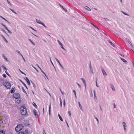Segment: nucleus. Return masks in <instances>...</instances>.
<instances>
[{
	"label": "nucleus",
	"mask_w": 134,
	"mask_h": 134,
	"mask_svg": "<svg viewBox=\"0 0 134 134\" xmlns=\"http://www.w3.org/2000/svg\"><path fill=\"white\" fill-rule=\"evenodd\" d=\"M114 108H116V105H115V104H114Z\"/></svg>",
	"instance_id": "61"
},
{
	"label": "nucleus",
	"mask_w": 134,
	"mask_h": 134,
	"mask_svg": "<svg viewBox=\"0 0 134 134\" xmlns=\"http://www.w3.org/2000/svg\"><path fill=\"white\" fill-rule=\"evenodd\" d=\"M19 134H24V133L23 132H19Z\"/></svg>",
	"instance_id": "51"
},
{
	"label": "nucleus",
	"mask_w": 134,
	"mask_h": 134,
	"mask_svg": "<svg viewBox=\"0 0 134 134\" xmlns=\"http://www.w3.org/2000/svg\"><path fill=\"white\" fill-rule=\"evenodd\" d=\"M2 76L3 77L5 78H6L7 77V75L5 74H3Z\"/></svg>",
	"instance_id": "42"
},
{
	"label": "nucleus",
	"mask_w": 134,
	"mask_h": 134,
	"mask_svg": "<svg viewBox=\"0 0 134 134\" xmlns=\"http://www.w3.org/2000/svg\"><path fill=\"white\" fill-rule=\"evenodd\" d=\"M5 86L7 89H9L11 87L10 83L8 82H5L4 83Z\"/></svg>",
	"instance_id": "3"
},
{
	"label": "nucleus",
	"mask_w": 134,
	"mask_h": 134,
	"mask_svg": "<svg viewBox=\"0 0 134 134\" xmlns=\"http://www.w3.org/2000/svg\"><path fill=\"white\" fill-rule=\"evenodd\" d=\"M90 72L91 74V75L93 74H94V72L93 71V68L92 67V66L91 64H90Z\"/></svg>",
	"instance_id": "6"
},
{
	"label": "nucleus",
	"mask_w": 134,
	"mask_h": 134,
	"mask_svg": "<svg viewBox=\"0 0 134 134\" xmlns=\"http://www.w3.org/2000/svg\"><path fill=\"white\" fill-rule=\"evenodd\" d=\"M1 30L3 32H4V33H6V32L3 29H1Z\"/></svg>",
	"instance_id": "36"
},
{
	"label": "nucleus",
	"mask_w": 134,
	"mask_h": 134,
	"mask_svg": "<svg viewBox=\"0 0 134 134\" xmlns=\"http://www.w3.org/2000/svg\"><path fill=\"white\" fill-rule=\"evenodd\" d=\"M2 57L3 58L5 59L7 61H8L7 58L5 57L4 54L2 55Z\"/></svg>",
	"instance_id": "17"
},
{
	"label": "nucleus",
	"mask_w": 134,
	"mask_h": 134,
	"mask_svg": "<svg viewBox=\"0 0 134 134\" xmlns=\"http://www.w3.org/2000/svg\"><path fill=\"white\" fill-rule=\"evenodd\" d=\"M57 41L59 44L61 46V47L64 50H65V49L63 47V44L61 43V42L59 40H58Z\"/></svg>",
	"instance_id": "8"
},
{
	"label": "nucleus",
	"mask_w": 134,
	"mask_h": 134,
	"mask_svg": "<svg viewBox=\"0 0 134 134\" xmlns=\"http://www.w3.org/2000/svg\"><path fill=\"white\" fill-rule=\"evenodd\" d=\"M0 17L1 18H2L5 21H6L7 22H8V23H9V22L7 20H6L5 18H3V17L2 16H0Z\"/></svg>",
	"instance_id": "22"
},
{
	"label": "nucleus",
	"mask_w": 134,
	"mask_h": 134,
	"mask_svg": "<svg viewBox=\"0 0 134 134\" xmlns=\"http://www.w3.org/2000/svg\"><path fill=\"white\" fill-rule=\"evenodd\" d=\"M16 52H17V53H19L21 56H22L23 55L21 53H20V52L19 51H18V50H17L16 51Z\"/></svg>",
	"instance_id": "33"
},
{
	"label": "nucleus",
	"mask_w": 134,
	"mask_h": 134,
	"mask_svg": "<svg viewBox=\"0 0 134 134\" xmlns=\"http://www.w3.org/2000/svg\"><path fill=\"white\" fill-rule=\"evenodd\" d=\"M27 82L28 84L30 85V83L29 80V81H27Z\"/></svg>",
	"instance_id": "52"
},
{
	"label": "nucleus",
	"mask_w": 134,
	"mask_h": 134,
	"mask_svg": "<svg viewBox=\"0 0 134 134\" xmlns=\"http://www.w3.org/2000/svg\"><path fill=\"white\" fill-rule=\"evenodd\" d=\"M1 36L2 37V38L3 39V40L5 41L7 43L8 42L7 41V40H6L5 37H4V36H3V35H1Z\"/></svg>",
	"instance_id": "11"
},
{
	"label": "nucleus",
	"mask_w": 134,
	"mask_h": 134,
	"mask_svg": "<svg viewBox=\"0 0 134 134\" xmlns=\"http://www.w3.org/2000/svg\"><path fill=\"white\" fill-rule=\"evenodd\" d=\"M63 9L66 12H67V10H66V9H65V8H63Z\"/></svg>",
	"instance_id": "57"
},
{
	"label": "nucleus",
	"mask_w": 134,
	"mask_h": 134,
	"mask_svg": "<svg viewBox=\"0 0 134 134\" xmlns=\"http://www.w3.org/2000/svg\"><path fill=\"white\" fill-rule=\"evenodd\" d=\"M20 81L26 87V85L21 80H20Z\"/></svg>",
	"instance_id": "35"
},
{
	"label": "nucleus",
	"mask_w": 134,
	"mask_h": 134,
	"mask_svg": "<svg viewBox=\"0 0 134 134\" xmlns=\"http://www.w3.org/2000/svg\"><path fill=\"white\" fill-rule=\"evenodd\" d=\"M19 126H17L15 128V130L17 132H18L20 130V129H19L18 128V127Z\"/></svg>",
	"instance_id": "14"
},
{
	"label": "nucleus",
	"mask_w": 134,
	"mask_h": 134,
	"mask_svg": "<svg viewBox=\"0 0 134 134\" xmlns=\"http://www.w3.org/2000/svg\"><path fill=\"white\" fill-rule=\"evenodd\" d=\"M101 70L103 75L105 76H107V74L104 69L103 68H102Z\"/></svg>",
	"instance_id": "10"
},
{
	"label": "nucleus",
	"mask_w": 134,
	"mask_h": 134,
	"mask_svg": "<svg viewBox=\"0 0 134 134\" xmlns=\"http://www.w3.org/2000/svg\"><path fill=\"white\" fill-rule=\"evenodd\" d=\"M31 82L33 84L34 87H35V84L34 83V82H33L31 81Z\"/></svg>",
	"instance_id": "46"
},
{
	"label": "nucleus",
	"mask_w": 134,
	"mask_h": 134,
	"mask_svg": "<svg viewBox=\"0 0 134 134\" xmlns=\"http://www.w3.org/2000/svg\"><path fill=\"white\" fill-rule=\"evenodd\" d=\"M60 91L61 92V93H62V94L63 95L64 94V93L63 92H62V91L60 90Z\"/></svg>",
	"instance_id": "64"
},
{
	"label": "nucleus",
	"mask_w": 134,
	"mask_h": 134,
	"mask_svg": "<svg viewBox=\"0 0 134 134\" xmlns=\"http://www.w3.org/2000/svg\"><path fill=\"white\" fill-rule=\"evenodd\" d=\"M19 70L22 74H24L25 75H26V74L24 73L23 71H21L20 69H19Z\"/></svg>",
	"instance_id": "48"
},
{
	"label": "nucleus",
	"mask_w": 134,
	"mask_h": 134,
	"mask_svg": "<svg viewBox=\"0 0 134 134\" xmlns=\"http://www.w3.org/2000/svg\"><path fill=\"white\" fill-rule=\"evenodd\" d=\"M84 8L88 11H90L91 10V9L90 8L87 6H85L84 7Z\"/></svg>",
	"instance_id": "12"
},
{
	"label": "nucleus",
	"mask_w": 134,
	"mask_h": 134,
	"mask_svg": "<svg viewBox=\"0 0 134 134\" xmlns=\"http://www.w3.org/2000/svg\"><path fill=\"white\" fill-rule=\"evenodd\" d=\"M50 62H51V63L52 64V65H53L54 66V64H53V63L52 62V60H51V58H50Z\"/></svg>",
	"instance_id": "47"
},
{
	"label": "nucleus",
	"mask_w": 134,
	"mask_h": 134,
	"mask_svg": "<svg viewBox=\"0 0 134 134\" xmlns=\"http://www.w3.org/2000/svg\"><path fill=\"white\" fill-rule=\"evenodd\" d=\"M29 41H30V42H31V43L34 45H35V43L33 42V41L31 39H29Z\"/></svg>",
	"instance_id": "23"
},
{
	"label": "nucleus",
	"mask_w": 134,
	"mask_h": 134,
	"mask_svg": "<svg viewBox=\"0 0 134 134\" xmlns=\"http://www.w3.org/2000/svg\"><path fill=\"white\" fill-rule=\"evenodd\" d=\"M21 113L23 115H25L27 112L26 108L24 106L20 108Z\"/></svg>",
	"instance_id": "2"
},
{
	"label": "nucleus",
	"mask_w": 134,
	"mask_h": 134,
	"mask_svg": "<svg viewBox=\"0 0 134 134\" xmlns=\"http://www.w3.org/2000/svg\"><path fill=\"white\" fill-rule=\"evenodd\" d=\"M81 80L82 81L84 84L86 83V81L84 79L81 78Z\"/></svg>",
	"instance_id": "19"
},
{
	"label": "nucleus",
	"mask_w": 134,
	"mask_h": 134,
	"mask_svg": "<svg viewBox=\"0 0 134 134\" xmlns=\"http://www.w3.org/2000/svg\"><path fill=\"white\" fill-rule=\"evenodd\" d=\"M126 39L127 41L128 42V43L130 44L131 46L133 47V45L131 43V42L130 40L127 38H126Z\"/></svg>",
	"instance_id": "13"
},
{
	"label": "nucleus",
	"mask_w": 134,
	"mask_h": 134,
	"mask_svg": "<svg viewBox=\"0 0 134 134\" xmlns=\"http://www.w3.org/2000/svg\"><path fill=\"white\" fill-rule=\"evenodd\" d=\"M104 19H105V20L106 21H109V20L107 18H104Z\"/></svg>",
	"instance_id": "54"
},
{
	"label": "nucleus",
	"mask_w": 134,
	"mask_h": 134,
	"mask_svg": "<svg viewBox=\"0 0 134 134\" xmlns=\"http://www.w3.org/2000/svg\"><path fill=\"white\" fill-rule=\"evenodd\" d=\"M55 59L56 61H57V62L59 63V64L60 63V62H59V61L57 58H55Z\"/></svg>",
	"instance_id": "45"
},
{
	"label": "nucleus",
	"mask_w": 134,
	"mask_h": 134,
	"mask_svg": "<svg viewBox=\"0 0 134 134\" xmlns=\"http://www.w3.org/2000/svg\"><path fill=\"white\" fill-rule=\"evenodd\" d=\"M36 22L38 24H41V25H42L43 26H44V27H47L46 26L44 23H43L42 21H41L40 20H39L36 19Z\"/></svg>",
	"instance_id": "4"
},
{
	"label": "nucleus",
	"mask_w": 134,
	"mask_h": 134,
	"mask_svg": "<svg viewBox=\"0 0 134 134\" xmlns=\"http://www.w3.org/2000/svg\"><path fill=\"white\" fill-rule=\"evenodd\" d=\"M27 122V121H25L24 122V124L25 125H26V126H27L30 125V124L29 123H26V122Z\"/></svg>",
	"instance_id": "20"
},
{
	"label": "nucleus",
	"mask_w": 134,
	"mask_h": 134,
	"mask_svg": "<svg viewBox=\"0 0 134 134\" xmlns=\"http://www.w3.org/2000/svg\"><path fill=\"white\" fill-rule=\"evenodd\" d=\"M51 103H50L49 107V115H51Z\"/></svg>",
	"instance_id": "15"
},
{
	"label": "nucleus",
	"mask_w": 134,
	"mask_h": 134,
	"mask_svg": "<svg viewBox=\"0 0 134 134\" xmlns=\"http://www.w3.org/2000/svg\"><path fill=\"white\" fill-rule=\"evenodd\" d=\"M0 134H5V132L4 131L1 130L0 131Z\"/></svg>",
	"instance_id": "25"
},
{
	"label": "nucleus",
	"mask_w": 134,
	"mask_h": 134,
	"mask_svg": "<svg viewBox=\"0 0 134 134\" xmlns=\"http://www.w3.org/2000/svg\"><path fill=\"white\" fill-rule=\"evenodd\" d=\"M17 126H19L18 127V128L19 129H20V130H21V128H22L21 125H18Z\"/></svg>",
	"instance_id": "28"
},
{
	"label": "nucleus",
	"mask_w": 134,
	"mask_h": 134,
	"mask_svg": "<svg viewBox=\"0 0 134 134\" xmlns=\"http://www.w3.org/2000/svg\"><path fill=\"white\" fill-rule=\"evenodd\" d=\"M7 75L8 76H9V77H11L10 75H9V74H8H8H7Z\"/></svg>",
	"instance_id": "63"
},
{
	"label": "nucleus",
	"mask_w": 134,
	"mask_h": 134,
	"mask_svg": "<svg viewBox=\"0 0 134 134\" xmlns=\"http://www.w3.org/2000/svg\"><path fill=\"white\" fill-rule=\"evenodd\" d=\"M93 26H94V27H95L97 29H99L97 27H96V26H95L94 25H93Z\"/></svg>",
	"instance_id": "62"
},
{
	"label": "nucleus",
	"mask_w": 134,
	"mask_h": 134,
	"mask_svg": "<svg viewBox=\"0 0 134 134\" xmlns=\"http://www.w3.org/2000/svg\"><path fill=\"white\" fill-rule=\"evenodd\" d=\"M94 97L95 98L96 97V92L95 91L94 92Z\"/></svg>",
	"instance_id": "50"
},
{
	"label": "nucleus",
	"mask_w": 134,
	"mask_h": 134,
	"mask_svg": "<svg viewBox=\"0 0 134 134\" xmlns=\"http://www.w3.org/2000/svg\"><path fill=\"white\" fill-rule=\"evenodd\" d=\"M64 107H65V99H64Z\"/></svg>",
	"instance_id": "53"
},
{
	"label": "nucleus",
	"mask_w": 134,
	"mask_h": 134,
	"mask_svg": "<svg viewBox=\"0 0 134 134\" xmlns=\"http://www.w3.org/2000/svg\"><path fill=\"white\" fill-rule=\"evenodd\" d=\"M15 92V90H14V88H12L11 91V92L12 93H14Z\"/></svg>",
	"instance_id": "24"
},
{
	"label": "nucleus",
	"mask_w": 134,
	"mask_h": 134,
	"mask_svg": "<svg viewBox=\"0 0 134 134\" xmlns=\"http://www.w3.org/2000/svg\"><path fill=\"white\" fill-rule=\"evenodd\" d=\"M33 105L35 107H37L36 103L34 102H33Z\"/></svg>",
	"instance_id": "34"
},
{
	"label": "nucleus",
	"mask_w": 134,
	"mask_h": 134,
	"mask_svg": "<svg viewBox=\"0 0 134 134\" xmlns=\"http://www.w3.org/2000/svg\"><path fill=\"white\" fill-rule=\"evenodd\" d=\"M22 57V58L24 60V61H25V62L26 61V60H25V58H24L23 55H22V56H21Z\"/></svg>",
	"instance_id": "56"
},
{
	"label": "nucleus",
	"mask_w": 134,
	"mask_h": 134,
	"mask_svg": "<svg viewBox=\"0 0 134 134\" xmlns=\"http://www.w3.org/2000/svg\"><path fill=\"white\" fill-rule=\"evenodd\" d=\"M20 96V94L18 93H15L13 94V97L15 98V101L18 103L21 102Z\"/></svg>",
	"instance_id": "1"
},
{
	"label": "nucleus",
	"mask_w": 134,
	"mask_h": 134,
	"mask_svg": "<svg viewBox=\"0 0 134 134\" xmlns=\"http://www.w3.org/2000/svg\"><path fill=\"white\" fill-rule=\"evenodd\" d=\"M68 114L71 117V112L70 111H68Z\"/></svg>",
	"instance_id": "38"
},
{
	"label": "nucleus",
	"mask_w": 134,
	"mask_h": 134,
	"mask_svg": "<svg viewBox=\"0 0 134 134\" xmlns=\"http://www.w3.org/2000/svg\"><path fill=\"white\" fill-rule=\"evenodd\" d=\"M94 118L97 120V124H98L99 120L98 119L97 117H96L95 116H94Z\"/></svg>",
	"instance_id": "32"
},
{
	"label": "nucleus",
	"mask_w": 134,
	"mask_h": 134,
	"mask_svg": "<svg viewBox=\"0 0 134 134\" xmlns=\"http://www.w3.org/2000/svg\"><path fill=\"white\" fill-rule=\"evenodd\" d=\"M25 79L26 81H29V80L28 78L26 77H25Z\"/></svg>",
	"instance_id": "49"
},
{
	"label": "nucleus",
	"mask_w": 134,
	"mask_h": 134,
	"mask_svg": "<svg viewBox=\"0 0 134 134\" xmlns=\"http://www.w3.org/2000/svg\"><path fill=\"white\" fill-rule=\"evenodd\" d=\"M84 84V85H85V88H86V83H85Z\"/></svg>",
	"instance_id": "60"
},
{
	"label": "nucleus",
	"mask_w": 134,
	"mask_h": 134,
	"mask_svg": "<svg viewBox=\"0 0 134 134\" xmlns=\"http://www.w3.org/2000/svg\"><path fill=\"white\" fill-rule=\"evenodd\" d=\"M2 67L4 69H5V70H8L7 69L4 65H3L2 66Z\"/></svg>",
	"instance_id": "27"
},
{
	"label": "nucleus",
	"mask_w": 134,
	"mask_h": 134,
	"mask_svg": "<svg viewBox=\"0 0 134 134\" xmlns=\"http://www.w3.org/2000/svg\"><path fill=\"white\" fill-rule=\"evenodd\" d=\"M33 113L35 115V116L36 117H38V115L37 114V110L35 109H34L33 110Z\"/></svg>",
	"instance_id": "7"
},
{
	"label": "nucleus",
	"mask_w": 134,
	"mask_h": 134,
	"mask_svg": "<svg viewBox=\"0 0 134 134\" xmlns=\"http://www.w3.org/2000/svg\"><path fill=\"white\" fill-rule=\"evenodd\" d=\"M111 88L113 91L115 90L114 87L112 85H111Z\"/></svg>",
	"instance_id": "30"
},
{
	"label": "nucleus",
	"mask_w": 134,
	"mask_h": 134,
	"mask_svg": "<svg viewBox=\"0 0 134 134\" xmlns=\"http://www.w3.org/2000/svg\"><path fill=\"white\" fill-rule=\"evenodd\" d=\"M65 122H66V124H67V125L68 127H69V125H68V122H67V121H66V120H65Z\"/></svg>",
	"instance_id": "55"
},
{
	"label": "nucleus",
	"mask_w": 134,
	"mask_h": 134,
	"mask_svg": "<svg viewBox=\"0 0 134 134\" xmlns=\"http://www.w3.org/2000/svg\"><path fill=\"white\" fill-rule=\"evenodd\" d=\"M73 91L74 93V94H76V91L75 90H74Z\"/></svg>",
	"instance_id": "58"
},
{
	"label": "nucleus",
	"mask_w": 134,
	"mask_h": 134,
	"mask_svg": "<svg viewBox=\"0 0 134 134\" xmlns=\"http://www.w3.org/2000/svg\"><path fill=\"white\" fill-rule=\"evenodd\" d=\"M120 59L123 61V62L127 64V62L125 59L121 58H120Z\"/></svg>",
	"instance_id": "16"
},
{
	"label": "nucleus",
	"mask_w": 134,
	"mask_h": 134,
	"mask_svg": "<svg viewBox=\"0 0 134 134\" xmlns=\"http://www.w3.org/2000/svg\"><path fill=\"white\" fill-rule=\"evenodd\" d=\"M79 103V107L80 109L82 110H83L82 109V106L81 105V104L80 103V102H79L78 103Z\"/></svg>",
	"instance_id": "21"
},
{
	"label": "nucleus",
	"mask_w": 134,
	"mask_h": 134,
	"mask_svg": "<svg viewBox=\"0 0 134 134\" xmlns=\"http://www.w3.org/2000/svg\"><path fill=\"white\" fill-rule=\"evenodd\" d=\"M96 86L97 87H99V86L97 84V80H96Z\"/></svg>",
	"instance_id": "41"
},
{
	"label": "nucleus",
	"mask_w": 134,
	"mask_h": 134,
	"mask_svg": "<svg viewBox=\"0 0 134 134\" xmlns=\"http://www.w3.org/2000/svg\"><path fill=\"white\" fill-rule=\"evenodd\" d=\"M122 124L123 125V127H124V129L125 131H126V125L125 122H122Z\"/></svg>",
	"instance_id": "9"
},
{
	"label": "nucleus",
	"mask_w": 134,
	"mask_h": 134,
	"mask_svg": "<svg viewBox=\"0 0 134 134\" xmlns=\"http://www.w3.org/2000/svg\"><path fill=\"white\" fill-rule=\"evenodd\" d=\"M7 2L8 4L10 5H11V4L10 2L8 0H7Z\"/></svg>",
	"instance_id": "44"
},
{
	"label": "nucleus",
	"mask_w": 134,
	"mask_h": 134,
	"mask_svg": "<svg viewBox=\"0 0 134 134\" xmlns=\"http://www.w3.org/2000/svg\"><path fill=\"white\" fill-rule=\"evenodd\" d=\"M58 117L60 121H63V119L59 114H58Z\"/></svg>",
	"instance_id": "18"
},
{
	"label": "nucleus",
	"mask_w": 134,
	"mask_h": 134,
	"mask_svg": "<svg viewBox=\"0 0 134 134\" xmlns=\"http://www.w3.org/2000/svg\"><path fill=\"white\" fill-rule=\"evenodd\" d=\"M22 90H23V91L24 92V93H25L26 94H27L26 93V91H25V90L24 89V88L23 87H22Z\"/></svg>",
	"instance_id": "31"
},
{
	"label": "nucleus",
	"mask_w": 134,
	"mask_h": 134,
	"mask_svg": "<svg viewBox=\"0 0 134 134\" xmlns=\"http://www.w3.org/2000/svg\"><path fill=\"white\" fill-rule=\"evenodd\" d=\"M1 24L5 28V29L8 31V32L10 33V34H12V32L9 30L8 28H7V27L4 24H3V23H1Z\"/></svg>",
	"instance_id": "5"
},
{
	"label": "nucleus",
	"mask_w": 134,
	"mask_h": 134,
	"mask_svg": "<svg viewBox=\"0 0 134 134\" xmlns=\"http://www.w3.org/2000/svg\"><path fill=\"white\" fill-rule=\"evenodd\" d=\"M109 43H110L114 47V45L111 41H109Z\"/></svg>",
	"instance_id": "40"
},
{
	"label": "nucleus",
	"mask_w": 134,
	"mask_h": 134,
	"mask_svg": "<svg viewBox=\"0 0 134 134\" xmlns=\"http://www.w3.org/2000/svg\"><path fill=\"white\" fill-rule=\"evenodd\" d=\"M76 83L77 84V85L79 86V88H80V90L81 89V85L78 82H76Z\"/></svg>",
	"instance_id": "26"
},
{
	"label": "nucleus",
	"mask_w": 134,
	"mask_h": 134,
	"mask_svg": "<svg viewBox=\"0 0 134 134\" xmlns=\"http://www.w3.org/2000/svg\"><path fill=\"white\" fill-rule=\"evenodd\" d=\"M37 66L38 67V68L40 69V70H41V68L37 64Z\"/></svg>",
	"instance_id": "59"
},
{
	"label": "nucleus",
	"mask_w": 134,
	"mask_h": 134,
	"mask_svg": "<svg viewBox=\"0 0 134 134\" xmlns=\"http://www.w3.org/2000/svg\"><path fill=\"white\" fill-rule=\"evenodd\" d=\"M30 28H31V29L32 30H34V31H37V30H35L32 27H31V26H30Z\"/></svg>",
	"instance_id": "39"
},
{
	"label": "nucleus",
	"mask_w": 134,
	"mask_h": 134,
	"mask_svg": "<svg viewBox=\"0 0 134 134\" xmlns=\"http://www.w3.org/2000/svg\"><path fill=\"white\" fill-rule=\"evenodd\" d=\"M41 70V72L45 75V76H46V77L47 78H48V77L46 75V74H45V72H44V71H43V70H42V69H41V70Z\"/></svg>",
	"instance_id": "29"
},
{
	"label": "nucleus",
	"mask_w": 134,
	"mask_h": 134,
	"mask_svg": "<svg viewBox=\"0 0 134 134\" xmlns=\"http://www.w3.org/2000/svg\"><path fill=\"white\" fill-rule=\"evenodd\" d=\"M32 66L37 71V72H38V71L37 69L35 68V67H34L32 65Z\"/></svg>",
	"instance_id": "43"
},
{
	"label": "nucleus",
	"mask_w": 134,
	"mask_h": 134,
	"mask_svg": "<svg viewBox=\"0 0 134 134\" xmlns=\"http://www.w3.org/2000/svg\"><path fill=\"white\" fill-rule=\"evenodd\" d=\"M10 9L11 10L13 13H14L15 14H17V13L15 12V11L14 10H12V9Z\"/></svg>",
	"instance_id": "37"
}]
</instances>
